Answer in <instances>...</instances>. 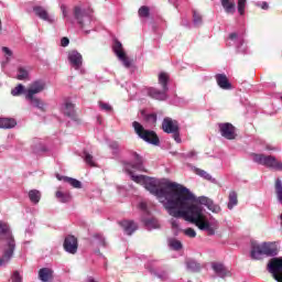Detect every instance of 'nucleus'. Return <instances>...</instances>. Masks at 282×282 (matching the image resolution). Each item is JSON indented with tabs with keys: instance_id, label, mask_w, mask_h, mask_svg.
I'll return each instance as SVG.
<instances>
[{
	"instance_id": "nucleus-8",
	"label": "nucleus",
	"mask_w": 282,
	"mask_h": 282,
	"mask_svg": "<svg viewBox=\"0 0 282 282\" xmlns=\"http://www.w3.org/2000/svg\"><path fill=\"white\" fill-rule=\"evenodd\" d=\"M162 129L164 133H171L175 142L181 144L182 137H180V122L177 120L165 117L162 121Z\"/></svg>"
},
{
	"instance_id": "nucleus-27",
	"label": "nucleus",
	"mask_w": 282,
	"mask_h": 282,
	"mask_svg": "<svg viewBox=\"0 0 282 282\" xmlns=\"http://www.w3.org/2000/svg\"><path fill=\"white\" fill-rule=\"evenodd\" d=\"M56 197L58 198L62 204H67V202H72V195L68 193H63L61 191L56 192Z\"/></svg>"
},
{
	"instance_id": "nucleus-35",
	"label": "nucleus",
	"mask_w": 282,
	"mask_h": 282,
	"mask_svg": "<svg viewBox=\"0 0 282 282\" xmlns=\"http://www.w3.org/2000/svg\"><path fill=\"white\" fill-rule=\"evenodd\" d=\"M84 161L88 166H96V162H94V155L89 154L88 152H84Z\"/></svg>"
},
{
	"instance_id": "nucleus-29",
	"label": "nucleus",
	"mask_w": 282,
	"mask_h": 282,
	"mask_svg": "<svg viewBox=\"0 0 282 282\" xmlns=\"http://www.w3.org/2000/svg\"><path fill=\"white\" fill-rule=\"evenodd\" d=\"M194 171L196 175H199V177H203V180H207V182H213V176L208 172L198 167H196Z\"/></svg>"
},
{
	"instance_id": "nucleus-51",
	"label": "nucleus",
	"mask_w": 282,
	"mask_h": 282,
	"mask_svg": "<svg viewBox=\"0 0 282 282\" xmlns=\"http://www.w3.org/2000/svg\"><path fill=\"white\" fill-rule=\"evenodd\" d=\"M110 149H113L115 151L118 150V143H112L110 144Z\"/></svg>"
},
{
	"instance_id": "nucleus-46",
	"label": "nucleus",
	"mask_w": 282,
	"mask_h": 282,
	"mask_svg": "<svg viewBox=\"0 0 282 282\" xmlns=\"http://www.w3.org/2000/svg\"><path fill=\"white\" fill-rule=\"evenodd\" d=\"M61 45H62V47H67V45H69V39L63 37L61 40Z\"/></svg>"
},
{
	"instance_id": "nucleus-13",
	"label": "nucleus",
	"mask_w": 282,
	"mask_h": 282,
	"mask_svg": "<svg viewBox=\"0 0 282 282\" xmlns=\"http://www.w3.org/2000/svg\"><path fill=\"white\" fill-rule=\"evenodd\" d=\"M64 250L69 254L78 252V239L74 236H67L64 240Z\"/></svg>"
},
{
	"instance_id": "nucleus-10",
	"label": "nucleus",
	"mask_w": 282,
	"mask_h": 282,
	"mask_svg": "<svg viewBox=\"0 0 282 282\" xmlns=\"http://www.w3.org/2000/svg\"><path fill=\"white\" fill-rule=\"evenodd\" d=\"M74 17L79 28H85L86 23H91V10H86L80 7H75Z\"/></svg>"
},
{
	"instance_id": "nucleus-39",
	"label": "nucleus",
	"mask_w": 282,
	"mask_h": 282,
	"mask_svg": "<svg viewBox=\"0 0 282 282\" xmlns=\"http://www.w3.org/2000/svg\"><path fill=\"white\" fill-rule=\"evenodd\" d=\"M184 235H186V237H191V239H195V237H197V232L193 228L184 229Z\"/></svg>"
},
{
	"instance_id": "nucleus-30",
	"label": "nucleus",
	"mask_w": 282,
	"mask_h": 282,
	"mask_svg": "<svg viewBox=\"0 0 282 282\" xmlns=\"http://www.w3.org/2000/svg\"><path fill=\"white\" fill-rule=\"evenodd\" d=\"M17 78L18 80H28V78H30V73L24 67H20L18 69Z\"/></svg>"
},
{
	"instance_id": "nucleus-14",
	"label": "nucleus",
	"mask_w": 282,
	"mask_h": 282,
	"mask_svg": "<svg viewBox=\"0 0 282 282\" xmlns=\"http://www.w3.org/2000/svg\"><path fill=\"white\" fill-rule=\"evenodd\" d=\"M68 61L74 69H79L83 67V55L78 51H70L68 53Z\"/></svg>"
},
{
	"instance_id": "nucleus-28",
	"label": "nucleus",
	"mask_w": 282,
	"mask_h": 282,
	"mask_svg": "<svg viewBox=\"0 0 282 282\" xmlns=\"http://www.w3.org/2000/svg\"><path fill=\"white\" fill-rule=\"evenodd\" d=\"M64 113L68 118H74L75 116V110H74V105L72 102H66L64 105Z\"/></svg>"
},
{
	"instance_id": "nucleus-44",
	"label": "nucleus",
	"mask_w": 282,
	"mask_h": 282,
	"mask_svg": "<svg viewBox=\"0 0 282 282\" xmlns=\"http://www.w3.org/2000/svg\"><path fill=\"white\" fill-rule=\"evenodd\" d=\"M171 226H172L173 230H180V223L177 221V219H172Z\"/></svg>"
},
{
	"instance_id": "nucleus-53",
	"label": "nucleus",
	"mask_w": 282,
	"mask_h": 282,
	"mask_svg": "<svg viewBox=\"0 0 282 282\" xmlns=\"http://www.w3.org/2000/svg\"><path fill=\"white\" fill-rule=\"evenodd\" d=\"M280 219H281V227H282V214H281V216H280Z\"/></svg>"
},
{
	"instance_id": "nucleus-17",
	"label": "nucleus",
	"mask_w": 282,
	"mask_h": 282,
	"mask_svg": "<svg viewBox=\"0 0 282 282\" xmlns=\"http://www.w3.org/2000/svg\"><path fill=\"white\" fill-rule=\"evenodd\" d=\"M120 226L122 227L123 232L129 236L138 230V224H135L133 220H123L120 223Z\"/></svg>"
},
{
	"instance_id": "nucleus-34",
	"label": "nucleus",
	"mask_w": 282,
	"mask_h": 282,
	"mask_svg": "<svg viewBox=\"0 0 282 282\" xmlns=\"http://www.w3.org/2000/svg\"><path fill=\"white\" fill-rule=\"evenodd\" d=\"M230 41H234L237 45V47H241V45H243V39L239 37V35L237 33H231L229 35Z\"/></svg>"
},
{
	"instance_id": "nucleus-37",
	"label": "nucleus",
	"mask_w": 282,
	"mask_h": 282,
	"mask_svg": "<svg viewBox=\"0 0 282 282\" xmlns=\"http://www.w3.org/2000/svg\"><path fill=\"white\" fill-rule=\"evenodd\" d=\"M208 210H212V213H220L221 207L219 205L215 204L213 200H209L207 205Z\"/></svg>"
},
{
	"instance_id": "nucleus-9",
	"label": "nucleus",
	"mask_w": 282,
	"mask_h": 282,
	"mask_svg": "<svg viewBox=\"0 0 282 282\" xmlns=\"http://www.w3.org/2000/svg\"><path fill=\"white\" fill-rule=\"evenodd\" d=\"M112 52L116 54L117 58H119V61L122 63V65L127 67V69L131 67V59H129V57L127 56L124 47L122 46V43L120 41H113Z\"/></svg>"
},
{
	"instance_id": "nucleus-49",
	"label": "nucleus",
	"mask_w": 282,
	"mask_h": 282,
	"mask_svg": "<svg viewBox=\"0 0 282 282\" xmlns=\"http://www.w3.org/2000/svg\"><path fill=\"white\" fill-rule=\"evenodd\" d=\"M139 208H140L141 210H143V213H148V210H147V203H140V204H139Z\"/></svg>"
},
{
	"instance_id": "nucleus-6",
	"label": "nucleus",
	"mask_w": 282,
	"mask_h": 282,
	"mask_svg": "<svg viewBox=\"0 0 282 282\" xmlns=\"http://www.w3.org/2000/svg\"><path fill=\"white\" fill-rule=\"evenodd\" d=\"M132 127L137 135H139L141 140H144V142H148L149 144H154V147H158V144H160V138L158 137L155 131L144 129V127L141 126L138 121H134L132 123Z\"/></svg>"
},
{
	"instance_id": "nucleus-31",
	"label": "nucleus",
	"mask_w": 282,
	"mask_h": 282,
	"mask_svg": "<svg viewBox=\"0 0 282 282\" xmlns=\"http://www.w3.org/2000/svg\"><path fill=\"white\" fill-rule=\"evenodd\" d=\"M64 182H67V184L73 186V188H83V183H80V181H78L76 178L64 177Z\"/></svg>"
},
{
	"instance_id": "nucleus-11",
	"label": "nucleus",
	"mask_w": 282,
	"mask_h": 282,
	"mask_svg": "<svg viewBox=\"0 0 282 282\" xmlns=\"http://www.w3.org/2000/svg\"><path fill=\"white\" fill-rule=\"evenodd\" d=\"M268 270L278 282H282V257L272 258L268 263Z\"/></svg>"
},
{
	"instance_id": "nucleus-38",
	"label": "nucleus",
	"mask_w": 282,
	"mask_h": 282,
	"mask_svg": "<svg viewBox=\"0 0 282 282\" xmlns=\"http://www.w3.org/2000/svg\"><path fill=\"white\" fill-rule=\"evenodd\" d=\"M238 12L241 17L246 14V0H238Z\"/></svg>"
},
{
	"instance_id": "nucleus-25",
	"label": "nucleus",
	"mask_w": 282,
	"mask_h": 282,
	"mask_svg": "<svg viewBox=\"0 0 282 282\" xmlns=\"http://www.w3.org/2000/svg\"><path fill=\"white\" fill-rule=\"evenodd\" d=\"M29 198L32 204H39L41 202V192L39 189H31L29 192Z\"/></svg>"
},
{
	"instance_id": "nucleus-52",
	"label": "nucleus",
	"mask_w": 282,
	"mask_h": 282,
	"mask_svg": "<svg viewBox=\"0 0 282 282\" xmlns=\"http://www.w3.org/2000/svg\"><path fill=\"white\" fill-rule=\"evenodd\" d=\"M268 151H274V148L272 147H267Z\"/></svg>"
},
{
	"instance_id": "nucleus-15",
	"label": "nucleus",
	"mask_w": 282,
	"mask_h": 282,
	"mask_svg": "<svg viewBox=\"0 0 282 282\" xmlns=\"http://www.w3.org/2000/svg\"><path fill=\"white\" fill-rule=\"evenodd\" d=\"M39 279L42 282H51L54 280V270L50 268H42L39 271Z\"/></svg>"
},
{
	"instance_id": "nucleus-22",
	"label": "nucleus",
	"mask_w": 282,
	"mask_h": 282,
	"mask_svg": "<svg viewBox=\"0 0 282 282\" xmlns=\"http://www.w3.org/2000/svg\"><path fill=\"white\" fill-rule=\"evenodd\" d=\"M17 121L10 118H0V129H14Z\"/></svg>"
},
{
	"instance_id": "nucleus-36",
	"label": "nucleus",
	"mask_w": 282,
	"mask_h": 282,
	"mask_svg": "<svg viewBox=\"0 0 282 282\" xmlns=\"http://www.w3.org/2000/svg\"><path fill=\"white\" fill-rule=\"evenodd\" d=\"M193 21L196 28H199V25H202V14H199V12H197L196 10L193 11Z\"/></svg>"
},
{
	"instance_id": "nucleus-50",
	"label": "nucleus",
	"mask_w": 282,
	"mask_h": 282,
	"mask_svg": "<svg viewBox=\"0 0 282 282\" xmlns=\"http://www.w3.org/2000/svg\"><path fill=\"white\" fill-rule=\"evenodd\" d=\"M269 6H268V2H262L261 3V9L262 10H268Z\"/></svg>"
},
{
	"instance_id": "nucleus-23",
	"label": "nucleus",
	"mask_w": 282,
	"mask_h": 282,
	"mask_svg": "<svg viewBox=\"0 0 282 282\" xmlns=\"http://www.w3.org/2000/svg\"><path fill=\"white\" fill-rule=\"evenodd\" d=\"M145 228H148V230H155L158 228H160V221H158V219L155 218H143L142 219Z\"/></svg>"
},
{
	"instance_id": "nucleus-3",
	"label": "nucleus",
	"mask_w": 282,
	"mask_h": 282,
	"mask_svg": "<svg viewBox=\"0 0 282 282\" xmlns=\"http://www.w3.org/2000/svg\"><path fill=\"white\" fill-rule=\"evenodd\" d=\"M0 241H4L2 257H0V268H6L12 261V257H14L17 242L14 241V236H12L10 226L3 221H0Z\"/></svg>"
},
{
	"instance_id": "nucleus-4",
	"label": "nucleus",
	"mask_w": 282,
	"mask_h": 282,
	"mask_svg": "<svg viewBox=\"0 0 282 282\" xmlns=\"http://www.w3.org/2000/svg\"><path fill=\"white\" fill-rule=\"evenodd\" d=\"M278 254L279 247L276 246V242H251L250 257L256 261H259V259H263V257H276Z\"/></svg>"
},
{
	"instance_id": "nucleus-21",
	"label": "nucleus",
	"mask_w": 282,
	"mask_h": 282,
	"mask_svg": "<svg viewBox=\"0 0 282 282\" xmlns=\"http://www.w3.org/2000/svg\"><path fill=\"white\" fill-rule=\"evenodd\" d=\"M237 204H239V198H238L237 192L231 191L228 196L227 208L229 210H232V208H235V206H237Z\"/></svg>"
},
{
	"instance_id": "nucleus-33",
	"label": "nucleus",
	"mask_w": 282,
	"mask_h": 282,
	"mask_svg": "<svg viewBox=\"0 0 282 282\" xmlns=\"http://www.w3.org/2000/svg\"><path fill=\"white\" fill-rule=\"evenodd\" d=\"M139 17H141V19H148V17H150L151 14V9L147 6H142L139 11H138Z\"/></svg>"
},
{
	"instance_id": "nucleus-45",
	"label": "nucleus",
	"mask_w": 282,
	"mask_h": 282,
	"mask_svg": "<svg viewBox=\"0 0 282 282\" xmlns=\"http://www.w3.org/2000/svg\"><path fill=\"white\" fill-rule=\"evenodd\" d=\"M184 158H197V152L192 150L191 152L183 154Z\"/></svg>"
},
{
	"instance_id": "nucleus-47",
	"label": "nucleus",
	"mask_w": 282,
	"mask_h": 282,
	"mask_svg": "<svg viewBox=\"0 0 282 282\" xmlns=\"http://www.w3.org/2000/svg\"><path fill=\"white\" fill-rule=\"evenodd\" d=\"M63 18L66 19L67 17V7L65 4L61 6Z\"/></svg>"
},
{
	"instance_id": "nucleus-7",
	"label": "nucleus",
	"mask_w": 282,
	"mask_h": 282,
	"mask_svg": "<svg viewBox=\"0 0 282 282\" xmlns=\"http://www.w3.org/2000/svg\"><path fill=\"white\" fill-rule=\"evenodd\" d=\"M253 162L273 171H282V162L276 156L265 154H253Z\"/></svg>"
},
{
	"instance_id": "nucleus-43",
	"label": "nucleus",
	"mask_w": 282,
	"mask_h": 282,
	"mask_svg": "<svg viewBox=\"0 0 282 282\" xmlns=\"http://www.w3.org/2000/svg\"><path fill=\"white\" fill-rule=\"evenodd\" d=\"M39 147L33 148L34 153H41V151H45V148L43 144H41V141L36 140Z\"/></svg>"
},
{
	"instance_id": "nucleus-40",
	"label": "nucleus",
	"mask_w": 282,
	"mask_h": 282,
	"mask_svg": "<svg viewBox=\"0 0 282 282\" xmlns=\"http://www.w3.org/2000/svg\"><path fill=\"white\" fill-rule=\"evenodd\" d=\"M12 282H23V278L19 273V271H14L12 274Z\"/></svg>"
},
{
	"instance_id": "nucleus-41",
	"label": "nucleus",
	"mask_w": 282,
	"mask_h": 282,
	"mask_svg": "<svg viewBox=\"0 0 282 282\" xmlns=\"http://www.w3.org/2000/svg\"><path fill=\"white\" fill-rule=\"evenodd\" d=\"M99 107L102 111H111V106L109 104H105L102 101H99Z\"/></svg>"
},
{
	"instance_id": "nucleus-5",
	"label": "nucleus",
	"mask_w": 282,
	"mask_h": 282,
	"mask_svg": "<svg viewBox=\"0 0 282 282\" xmlns=\"http://www.w3.org/2000/svg\"><path fill=\"white\" fill-rule=\"evenodd\" d=\"M169 74L166 73H160L159 74V85H161L162 90L158 89V88H149L148 89V96H150V98H153V100H160V101H164L169 99Z\"/></svg>"
},
{
	"instance_id": "nucleus-16",
	"label": "nucleus",
	"mask_w": 282,
	"mask_h": 282,
	"mask_svg": "<svg viewBox=\"0 0 282 282\" xmlns=\"http://www.w3.org/2000/svg\"><path fill=\"white\" fill-rule=\"evenodd\" d=\"M215 78L220 89H232V84H230L226 74H217Z\"/></svg>"
},
{
	"instance_id": "nucleus-18",
	"label": "nucleus",
	"mask_w": 282,
	"mask_h": 282,
	"mask_svg": "<svg viewBox=\"0 0 282 282\" xmlns=\"http://www.w3.org/2000/svg\"><path fill=\"white\" fill-rule=\"evenodd\" d=\"M212 268L215 274H217V276H219L220 279H225V276H228V269H226L224 264L219 262H214L212 264Z\"/></svg>"
},
{
	"instance_id": "nucleus-26",
	"label": "nucleus",
	"mask_w": 282,
	"mask_h": 282,
	"mask_svg": "<svg viewBox=\"0 0 282 282\" xmlns=\"http://www.w3.org/2000/svg\"><path fill=\"white\" fill-rule=\"evenodd\" d=\"M186 268L187 270H189L191 272H199V270H202V264H199L197 261L195 260H188L186 262Z\"/></svg>"
},
{
	"instance_id": "nucleus-2",
	"label": "nucleus",
	"mask_w": 282,
	"mask_h": 282,
	"mask_svg": "<svg viewBox=\"0 0 282 282\" xmlns=\"http://www.w3.org/2000/svg\"><path fill=\"white\" fill-rule=\"evenodd\" d=\"M44 90L45 82L39 79L31 83L28 89H25V86L22 84H19L11 90V96H21V94H25V99L31 102L33 107H36L40 111H45V104L41 99L34 97L36 94H41Z\"/></svg>"
},
{
	"instance_id": "nucleus-24",
	"label": "nucleus",
	"mask_w": 282,
	"mask_h": 282,
	"mask_svg": "<svg viewBox=\"0 0 282 282\" xmlns=\"http://www.w3.org/2000/svg\"><path fill=\"white\" fill-rule=\"evenodd\" d=\"M141 116H143V120L148 122V124H155L158 122V115L156 113H144V111L141 112Z\"/></svg>"
},
{
	"instance_id": "nucleus-54",
	"label": "nucleus",
	"mask_w": 282,
	"mask_h": 282,
	"mask_svg": "<svg viewBox=\"0 0 282 282\" xmlns=\"http://www.w3.org/2000/svg\"><path fill=\"white\" fill-rule=\"evenodd\" d=\"M0 30H1V20H0Z\"/></svg>"
},
{
	"instance_id": "nucleus-42",
	"label": "nucleus",
	"mask_w": 282,
	"mask_h": 282,
	"mask_svg": "<svg viewBox=\"0 0 282 282\" xmlns=\"http://www.w3.org/2000/svg\"><path fill=\"white\" fill-rule=\"evenodd\" d=\"M95 239H98L99 246H107V242L105 241V237L100 234L95 235Z\"/></svg>"
},
{
	"instance_id": "nucleus-48",
	"label": "nucleus",
	"mask_w": 282,
	"mask_h": 282,
	"mask_svg": "<svg viewBox=\"0 0 282 282\" xmlns=\"http://www.w3.org/2000/svg\"><path fill=\"white\" fill-rule=\"evenodd\" d=\"M2 52H3L7 56H12V51H11L8 46L2 47Z\"/></svg>"
},
{
	"instance_id": "nucleus-32",
	"label": "nucleus",
	"mask_w": 282,
	"mask_h": 282,
	"mask_svg": "<svg viewBox=\"0 0 282 282\" xmlns=\"http://www.w3.org/2000/svg\"><path fill=\"white\" fill-rule=\"evenodd\" d=\"M169 246L172 248V250H182V241L175 239V238H170L169 239Z\"/></svg>"
},
{
	"instance_id": "nucleus-12",
	"label": "nucleus",
	"mask_w": 282,
	"mask_h": 282,
	"mask_svg": "<svg viewBox=\"0 0 282 282\" xmlns=\"http://www.w3.org/2000/svg\"><path fill=\"white\" fill-rule=\"evenodd\" d=\"M218 129L226 140H235V138H237L235 126H232V123H219Z\"/></svg>"
},
{
	"instance_id": "nucleus-1",
	"label": "nucleus",
	"mask_w": 282,
	"mask_h": 282,
	"mask_svg": "<svg viewBox=\"0 0 282 282\" xmlns=\"http://www.w3.org/2000/svg\"><path fill=\"white\" fill-rule=\"evenodd\" d=\"M132 160L133 163L124 164V170L130 175L131 181L141 184L145 191L158 197L169 215L195 224L199 230H204L209 237L215 235L219 224L217 220L209 221L204 214V206H208L210 198L206 196L196 197L191 189L177 183L162 182L144 175H133V171L147 173V170L142 156L138 153H132Z\"/></svg>"
},
{
	"instance_id": "nucleus-20",
	"label": "nucleus",
	"mask_w": 282,
	"mask_h": 282,
	"mask_svg": "<svg viewBox=\"0 0 282 282\" xmlns=\"http://www.w3.org/2000/svg\"><path fill=\"white\" fill-rule=\"evenodd\" d=\"M220 3L227 14H235V0H220Z\"/></svg>"
},
{
	"instance_id": "nucleus-19",
	"label": "nucleus",
	"mask_w": 282,
	"mask_h": 282,
	"mask_svg": "<svg viewBox=\"0 0 282 282\" xmlns=\"http://www.w3.org/2000/svg\"><path fill=\"white\" fill-rule=\"evenodd\" d=\"M33 11L35 12L36 17L42 19V21H47L48 23H52V21H54L50 18V13H47V10H45V8L43 7H34Z\"/></svg>"
}]
</instances>
